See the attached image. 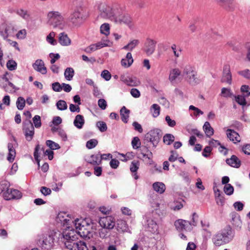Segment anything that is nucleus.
Masks as SVG:
<instances>
[{"mask_svg":"<svg viewBox=\"0 0 250 250\" xmlns=\"http://www.w3.org/2000/svg\"><path fill=\"white\" fill-rule=\"evenodd\" d=\"M66 240L64 245L70 250H88L85 242L77 241V235L74 230H71L63 235Z\"/></svg>","mask_w":250,"mask_h":250,"instance_id":"nucleus-1","label":"nucleus"},{"mask_svg":"<svg viewBox=\"0 0 250 250\" xmlns=\"http://www.w3.org/2000/svg\"><path fill=\"white\" fill-rule=\"evenodd\" d=\"M96 7L99 12L98 18L112 21L115 19L117 13L116 9L106 2L97 1L96 3Z\"/></svg>","mask_w":250,"mask_h":250,"instance_id":"nucleus-2","label":"nucleus"},{"mask_svg":"<svg viewBox=\"0 0 250 250\" xmlns=\"http://www.w3.org/2000/svg\"><path fill=\"white\" fill-rule=\"evenodd\" d=\"M48 23L54 28L62 30L64 27V18L58 11H51L47 14Z\"/></svg>","mask_w":250,"mask_h":250,"instance_id":"nucleus-3","label":"nucleus"},{"mask_svg":"<svg viewBox=\"0 0 250 250\" xmlns=\"http://www.w3.org/2000/svg\"><path fill=\"white\" fill-rule=\"evenodd\" d=\"M232 237L231 229L228 228L216 234L213 238V241L216 246H220L229 242Z\"/></svg>","mask_w":250,"mask_h":250,"instance_id":"nucleus-4","label":"nucleus"},{"mask_svg":"<svg viewBox=\"0 0 250 250\" xmlns=\"http://www.w3.org/2000/svg\"><path fill=\"white\" fill-rule=\"evenodd\" d=\"M183 74L186 76V79L190 84L195 85L200 82L194 67L191 65L185 66L183 70Z\"/></svg>","mask_w":250,"mask_h":250,"instance_id":"nucleus-5","label":"nucleus"},{"mask_svg":"<svg viewBox=\"0 0 250 250\" xmlns=\"http://www.w3.org/2000/svg\"><path fill=\"white\" fill-rule=\"evenodd\" d=\"M39 243L42 249H51L54 244V238L50 234L44 233L39 236Z\"/></svg>","mask_w":250,"mask_h":250,"instance_id":"nucleus-6","label":"nucleus"},{"mask_svg":"<svg viewBox=\"0 0 250 250\" xmlns=\"http://www.w3.org/2000/svg\"><path fill=\"white\" fill-rule=\"evenodd\" d=\"M72 223L75 225L76 229V231H74L76 235H79L81 237L83 238L87 237V235L89 233V231L85 228L83 225H82L81 220L76 219L74 221H72Z\"/></svg>","mask_w":250,"mask_h":250,"instance_id":"nucleus-7","label":"nucleus"},{"mask_svg":"<svg viewBox=\"0 0 250 250\" xmlns=\"http://www.w3.org/2000/svg\"><path fill=\"white\" fill-rule=\"evenodd\" d=\"M111 42L108 40H102L101 42H98L95 44H92L89 46L86 47L84 51L87 53H91L97 50L101 49L105 46H110Z\"/></svg>","mask_w":250,"mask_h":250,"instance_id":"nucleus-8","label":"nucleus"},{"mask_svg":"<svg viewBox=\"0 0 250 250\" xmlns=\"http://www.w3.org/2000/svg\"><path fill=\"white\" fill-rule=\"evenodd\" d=\"M168 79L172 84H177L182 80L181 71L177 68H173L170 71Z\"/></svg>","mask_w":250,"mask_h":250,"instance_id":"nucleus-9","label":"nucleus"},{"mask_svg":"<svg viewBox=\"0 0 250 250\" xmlns=\"http://www.w3.org/2000/svg\"><path fill=\"white\" fill-rule=\"evenodd\" d=\"M162 136L160 129L156 128L150 130L146 135V138L154 146L157 144Z\"/></svg>","mask_w":250,"mask_h":250,"instance_id":"nucleus-10","label":"nucleus"},{"mask_svg":"<svg viewBox=\"0 0 250 250\" xmlns=\"http://www.w3.org/2000/svg\"><path fill=\"white\" fill-rule=\"evenodd\" d=\"M3 198L6 200L19 199L22 197L21 193L17 189L9 188L6 190L3 195Z\"/></svg>","mask_w":250,"mask_h":250,"instance_id":"nucleus-11","label":"nucleus"},{"mask_svg":"<svg viewBox=\"0 0 250 250\" xmlns=\"http://www.w3.org/2000/svg\"><path fill=\"white\" fill-rule=\"evenodd\" d=\"M99 222L100 226L105 229H112L115 225V219L111 216L101 218Z\"/></svg>","mask_w":250,"mask_h":250,"instance_id":"nucleus-12","label":"nucleus"},{"mask_svg":"<svg viewBox=\"0 0 250 250\" xmlns=\"http://www.w3.org/2000/svg\"><path fill=\"white\" fill-rule=\"evenodd\" d=\"M23 129L26 139L28 141H30L34 134V127L30 121L24 123Z\"/></svg>","mask_w":250,"mask_h":250,"instance_id":"nucleus-13","label":"nucleus"},{"mask_svg":"<svg viewBox=\"0 0 250 250\" xmlns=\"http://www.w3.org/2000/svg\"><path fill=\"white\" fill-rule=\"evenodd\" d=\"M174 225L178 230L181 231L186 230L187 231H190L192 228L189 223V221L183 219H178L176 221Z\"/></svg>","mask_w":250,"mask_h":250,"instance_id":"nucleus-14","label":"nucleus"},{"mask_svg":"<svg viewBox=\"0 0 250 250\" xmlns=\"http://www.w3.org/2000/svg\"><path fill=\"white\" fill-rule=\"evenodd\" d=\"M222 83H226L230 84L232 82V76L230 72V66L225 64L223 67V75L221 80Z\"/></svg>","mask_w":250,"mask_h":250,"instance_id":"nucleus-15","label":"nucleus"},{"mask_svg":"<svg viewBox=\"0 0 250 250\" xmlns=\"http://www.w3.org/2000/svg\"><path fill=\"white\" fill-rule=\"evenodd\" d=\"M120 80L127 85L136 86L140 84V81L136 77H128L125 75H122Z\"/></svg>","mask_w":250,"mask_h":250,"instance_id":"nucleus-16","label":"nucleus"},{"mask_svg":"<svg viewBox=\"0 0 250 250\" xmlns=\"http://www.w3.org/2000/svg\"><path fill=\"white\" fill-rule=\"evenodd\" d=\"M32 66L36 71L42 74H46L47 73L46 67L44 65L43 61L42 60H37L33 64Z\"/></svg>","mask_w":250,"mask_h":250,"instance_id":"nucleus-17","label":"nucleus"},{"mask_svg":"<svg viewBox=\"0 0 250 250\" xmlns=\"http://www.w3.org/2000/svg\"><path fill=\"white\" fill-rule=\"evenodd\" d=\"M156 42L150 39H147L145 43V52L148 55H151L155 50Z\"/></svg>","mask_w":250,"mask_h":250,"instance_id":"nucleus-18","label":"nucleus"},{"mask_svg":"<svg viewBox=\"0 0 250 250\" xmlns=\"http://www.w3.org/2000/svg\"><path fill=\"white\" fill-rule=\"evenodd\" d=\"M83 11V9L82 7H78L75 9L70 17V19L72 22L76 23L78 20L82 19Z\"/></svg>","mask_w":250,"mask_h":250,"instance_id":"nucleus-19","label":"nucleus"},{"mask_svg":"<svg viewBox=\"0 0 250 250\" xmlns=\"http://www.w3.org/2000/svg\"><path fill=\"white\" fill-rule=\"evenodd\" d=\"M16 31L13 26L9 25L5 28L4 32H0V35L3 37L4 40H6L8 37L14 36Z\"/></svg>","mask_w":250,"mask_h":250,"instance_id":"nucleus-20","label":"nucleus"},{"mask_svg":"<svg viewBox=\"0 0 250 250\" xmlns=\"http://www.w3.org/2000/svg\"><path fill=\"white\" fill-rule=\"evenodd\" d=\"M58 41L62 46H68L71 44V40L65 32H62L59 34Z\"/></svg>","mask_w":250,"mask_h":250,"instance_id":"nucleus-21","label":"nucleus"},{"mask_svg":"<svg viewBox=\"0 0 250 250\" xmlns=\"http://www.w3.org/2000/svg\"><path fill=\"white\" fill-rule=\"evenodd\" d=\"M226 162L227 164L233 167L238 168L241 166L240 160L235 155H232L231 158L227 159Z\"/></svg>","mask_w":250,"mask_h":250,"instance_id":"nucleus-22","label":"nucleus"},{"mask_svg":"<svg viewBox=\"0 0 250 250\" xmlns=\"http://www.w3.org/2000/svg\"><path fill=\"white\" fill-rule=\"evenodd\" d=\"M116 22L124 23L125 24H129L130 21V17L128 15H120L118 16L116 13L115 16V19L113 20Z\"/></svg>","mask_w":250,"mask_h":250,"instance_id":"nucleus-23","label":"nucleus"},{"mask_svg":"<svg viewBox=\"0 0 250 250\" xmlns=\"http://www.w3.org/2000/svg\"><path fill=\"white\" fill-rule=\"evenodd\" d=\"M227 135L228 138L234 143L240 142V136L239 134L233 130L230 129H227Z\"/></svg>","mask_w":250,"mask_h":250,"instance_id":"nucleus-24","label":"nucleus"},{"mask_svg":"<svg viewBox=\"0 0 250 250\" xmlns=\"http://www.w3.org/2000/svg\"><path fill=\"white\" fill-rule=\"evenodd\" d=\"M133 59L131 53H127L125 58L123 59L121 61L122 66L125 67H129L133 63Z\"/></svg>","mask_w":250,"mask_h":250,"instance_id":"nucleus-25","label":"nucleus"},{"mask_svg":"<svg viewBox=\"0 0 250 250\" xmlns=\"http://www.w3.org/2000/svg\"><path fill=\"white\" fill-rule=\"evenodd\" d=\"M73 123L77 128L81 129L84 124V117L80 114L76 115Z\"/></svg>","mask_w":250,"mask_h":250,"instance_id":"nucleus-26","label":"nucleus"},{"mask_svg":"<svg viewBox=\"0 0 250 250\" xmlns=\"http://www.w3.org/2000/svg\"><path fill=\"white\" fill-rule=\"evenodd\" d=\"M88 162L93 165H99L101 163V159L100 158V154H94L91 155L89 159Z\"/></svg>","mask_w":250,"mask_h":250,"instance_id":"nucleus-27","label":"nucleus"},{"mask_svg":"<svg viewBox=\"0 0 250 250\" xmlns=\"http://www.w3.org/2000/svg\"><path fill=\"white\" fill-rule=\"evenodd\" d=\"M8 155L7 156V160L10 162H12L14 161L15 155H16V151L14 149L13 144L11 143H9L8 144Z\"/></svg>","mask_w":250,"mask_h":250,"instance_id":"nucleus-28","label":"nucleus"},{"mask_svg":"<svg viewBox=\"0 0 250 250\" xmlns=\"http://www.w3.org/2000/svg\"><path fill=\"white\" fill-rule=\"evenodd\" d=\"M130 110L127 109L125 106L122 107L120 110V114L123 122L126 123L128 121Z\"/></svg>","mask_w":250,"mask_h":250,"instance_id":"nucleus-29","label":"nucleus"},{"mask_svg":"<svg viewBox=\"0 0 250 250\" xmlns=\"http://www.w3.org/2000/svg\"><path fill=\"white\" fill-rule=\"evenodd\" d=\"M154 190L160 194L163 193L166 189L165 184L161 182H155L153 184Z\"/></svg>","mask_w":250,"mask_h":250,"instance_id":"nucleus-30","label":"nucleus"},{"mask_svg":"<svg viewBox=\"0 0 250 250\" xmlns=\"http://www.w3.org/2000/svg\"><path fill=\"white\" fill-rule=\"evenodd\" d=\"M203 129L207 137H210L213 135L214 130L209 122H206L205 123Z\"/></svg>","mask_w":250,"mask_h":250,"instance_id":"nucleus-31","label":"nucleus"},{"mask_svg":"<svg viewBox=\"0 0 250 250\" xmlns=\"http://www.w3.org/2000/svg\"><path fill=\"white\" fill-rule=\"evenodd\" d=\"M4 90L9 93H13L15 92L19 89L15 85L10 82H8L7 84H5L3 87Z\"/></svg>","mask_w":250,"mask_h":250,"instance_id":"nucleus-32","label":"nucleus"},{"mask_svg":"<svg viewBox=\"0 0 250 250\" xmlns=\"http://www.w3.org/2000/svg\"><path fill=\"white\" fill-rule=\"evenodd\" d=\"M117 229L119 231L124 232L127 230L126 222L123 220H118L117 222Z\"/></svg>","mask_w":250,"mask_h":250,"instance_id":"nucleus-33","label":"nucleus"},{"mask_svg":"<svg viewBox=\"0 0 250 250\" xmlns=\"http://www.w3.org/2000/svg\"><path fill=\"white\" fill-rule=\"evenodd\" d=\"M140 154L142 156L143 158H146L148 160H151L152 157V152L146 147H142Z\"/></svg>","mask_w":250,"mask_h":250,"instance_id":"nucleus-34","label":"nucleus"},{"mask_svg":"<svg viewBox=\"0 0 250 250\" xmlns=\"http://www.w3.org/2000/svg\"><path fill=\"white\" fill-rule=\"evenodd\" d=\"M147 229L148 230L152 233H155L157 231L158 226L155 222L152 220H147Z\"/></svg>","mask_w":250,"mask_h":250,"instance_id":"nucleus-35","label":"nucleus"},{"mask_svg":"<svg viewBox=\"0 0 250 250\" xmlns=\"http://www.w3.org/2000/svg\"><path fill=\"white\" fill-rule=\"evenodd\" d=\"M17 13L18 15L26 21H28L30 19V14L26 10L22 9H19L17 11Z\"/></svg>","mask_w":250,"mask_h":250,"instance_id":"nucleus-36","label":"nucleus"},{"mask_svg":"<svg viewBox=\"0 0 250 250\" xmlns=\"http://www.w3.org/2000/svg\"><path fill=\"white\" fill-rule=\"evenodd\" d=\"M139 43L138 40H133L130 41L126 45L123 47V49L126 50H132Z\"/></svg>","mask_w":250,"mask_h":250,"instance_id":"nucleus-37","label":"nucleus"},{"mask_svg":"<svg viewBox=\"0 0 250 250\" xmlns=\"http://www.w3.org/2000/svg\"><path fill=\"white\" fill-rule=\"evenodd\" d=\"M74 75V70L71 67H67L65 70L64 75L65 78L68 81H71Z\"/></svg>","mask_w":250,"mask_h":250,"instance_id":"nucleus-38","label":"nucleus"},{"mask_svg":"<svg viewBox=\"0 0 250 250\" xmlns=\"http://www.w3.org/2000/svg\"><path fill=\"white\" fill-rule=\"evenodd\" d=\"M151 112L153 117H157L160 114V107L157 104H153L151 106Z\"/></svg>","mask_w":250,"mask_h":250,"instance_id":"nucleus-39","label":"nucleus"},{"mask_svg":"<svg viewBox=\"0 0 250 250\" xmlns=\"http://www.w3.org/2000/svg\"><path fill=\"white\" fill-rule=\"evenodd\" d=\"M56 33L52 31L46 37L47 42L51 45H55L57 44V41L54 39Z\"/></svg>","mask_w":250,"mask_h":250,"instance_id":"nucleus-40","label":"nucleus"},{"mask_svg":"<svg viewBox=\"0 0 250 250\" xmlns=\"http://www.w3.org/2000/svg\"><path fill=\"white\" fill-rule=\"evenodd\" d=\"M110 26L109 24L107 23H104L101 25L100 27V32L102 34L107 36L110 33Z\"/></svg>","mask_w":250,"mask_h":250,"instance_id":"nucleus-41","label":"nucleus"},{"mask_svg":"<svg viewBox=\"0 0 250 250\" xmlns=\"http://www.w3.org/2000/svg\"><path fill=\"white\" fill-rule=\"evenodd\" d=\"M174 141V136L171 134H166L163 137L164 142L167 145H170Z\"/></svg>","mask_w":250,"mask_h":250,"instance_id":"nucleus-42","label":"nucleus"},{"mask_svg":"<svg viewBox=\"0 0 250 250\" xmlns=\"http://www.w3.org/2000/svg\"><path fill=\"white\" fill-rule=\"evenodd\" d=\"M10 187L9 183L7 181H2L0 182V194L8 189Z\"/></svg>","mask_w":250,"mask_h":250,"instance_id":"nucleus-43","label":"nucleus"},{"mask_svg":"<svg viewBox=\"0 0 250 250\" xmlns=\"http://www.w3.org/2000/svg\"><path fill=\"white\" fill-rule=\"evenodd\" d=\"M25 105V100L22 97H19L16 102V105L19 110H22Z\"/></svg>","mask_w":250,"mask_h":250,"instance_id":"nucleus-44","label":"nucleus"},{"mask_svg":"<svg viewBox=\"0 0 250 250\" xmlns=\"http://www.w3.org/2000/svg\"><path fill=\"white\" fill-rule=\"evenodd\" d=\"M231 223L235 227L241 228L242 222L239 216L235 215L231 219Z\"/></svg>","mask_w":250,"mask_h":250,"instance_id":"nucleus-45","label":"nucleus"},{"mask_svg":"<svg viewBox=\"0 0 250 250\" xmlns=\"http://www.w3.org/2000/svg\"><path fill=\"white\" fill-rule=\"evenodd\" d=\"M171 48L176 58H179L181 56L182 49L180 47H177L175 44H173L171 46Z\"/></svg>","mask_w":250,"mask_h":250,"instance_id":"nucleus-46","label":"nucleus"},{"mask_svg":"<svg viewBox=\"0 0 250 250\" xmlns=\"http://www.w3.org/2000/svg\"><path fill=\"white\" fill-rule=\"evenodd\" d=\"M46 145L50 148V150L58 149L60 148L59 145L51 140H47Z\"/></svg>","mask_w":250,"mask_h":250,"instance_id":"nucleus-47","label":"nucleus"},{"mask_svg":"<svg viewBox=\"0 0 250 250\" xmlns=\"http://www.w3.org/2000/svg\"><path fill=\"white\" fill-rule=\"evenodd\" d=\"M56 106L60 110H64L67 108V104L64 100H59L56 103Z\"/></svg>","mask_w":250,"mask_h":250,"instance_id":"nucleus-48","label":"nucleus"},{"mask_svg":"<svg viewBox=\"0 0 250 250\" xmlns=\"http://www.w3.org/2000/svg\"><path fill=\"white\" fill-rule=\"evenodd\" d=\"M224 191L227 195H231L234 191L233 187L230 184H227L224 186Z\"/></svg>","mask_w":250,"mask_h":250,"instance_id":"nucleus-49","label":"nucleus"},{"mask_svg":"<svg viewBox=\"0 0 250 250\" xmlns=\"http://www.w3.org/2000/svg\"><path fill=\"white\" fill-rule=\"evenodd\" d=\"M96 126L99 128L101 132H105L107 130V127L105 122L99 121L96 123Z\"/></svg>","mask_w":250,"mask_h":250,"instance_id":"nucleus-50","label":"nucleus"},{"mask_svg":"<svg viewBox=\"0 0 250 250\" xmlns=\"http://www.w3.org/2000/svg\"><path fill=\"white\" fill-rule=\"evenodd\" d=\"M17 63L13 60H9L6 63L7 68L10 71L15 70L17 68Z\"/></svg>","mask_w":250,"mask_h":250,"instance_id":"nucleus-51","label":"nucleus"},{"mask_svg":"<svg viewBox=\"0 0 250 250\" xmlns=\"http://www.w3.org/2000/svg\"><path fill=\"white\" fill-rule=\"evenodd\" d=\"M98 144V141L93 139L88 141L86 144V146L88 149H92L95 147Z\"/></svg>","mask_w":250,"mask_h":250,"instance_id":"nucleus-52","label":"nucleus"},{"mask_svg":"<svg viewBox=\"0 0 250 250\" xmlns=\"http://www.w3.org/2000/svg\"><path fill=\"white\" fill-rule=\"evenodd\" d=\"M131 144L134 149H137L140 147L141 142L139 138L138 137H135L133 138Z\"/></svg>","mask_w":250,"mask_h":250,"instance_id":"nucleus-53","label":"nucleus"},{"mask_svg":"<svg viewBox=\"0 0 250 250\" xmlns=\"http://www.w3.org/2000/svg\"><path fill=\"white\" fill-rule=\"evenodd\" d=\"M33 122L34 126L36 128H39L41 126V117L39 115H35L33 118Z\"/></svg>","mask_w":250,"mask_h":250,"instance_id":"nucleus-54","label":"nucleus"},{"mask_svg":"<svg viewBox=\"0 0 250 250\" xmlns=\"http://www.w3.org/2000/svg\"><path fill=\"white\" fill-rule=\"evenodd\" d=\"M236 102L242 106L246 104V101L245 97L242 95H238L235 97Z\"/></svg>","mask_w":250,"mask_h":250,"instance_id":"nucleus-55","label":"nucleus"},{"mask_svg":"<svg viewBox=\"0 0 250 250\" xmlns=\"http://www.w3.org/2000/svg\"><path fill=\"white\" fill-rule=\"evenodd\" d=\"M139 163L138 161H133L132 162L130 167V170L132 172H136L139 168Z\"/></svg>","mask_w":250,"mask_h":250,"instance_id":"nucleus-56","label":"nucleus"},{"mask_svg":"<svg viewBox=\"0 0 250 250\" xmlns=\"http://www.w3.org/2000/svg\"><path fill=\"white\" fill-rule=\"evenodd\" d=\"M221 95L224 97L228 98L231 97L232 94L229 89L224 87L221 90Z\"/></svg>","mask_w":250,"mask_h":250,"instance_id":"nucleus-57","label":"nucleus"},{"mask_svg":"<svg viewBox=\"0 0 250 250\" xmlns=\"http://www.w3.org/2000/svg\"><path fill=\"white\" fill-rule=\"evenodd\" d=\"M238 74L246 79H250V70L248 69L239 71L238 72Z\"/></svg>","mask_w":250,"mask_h":250,"instance_id":"nucleus-58","label":"nucleus"},{"mask_svg":"<svg viewBox=\"0 0 250 250\" xmlns=\"http://www.w3.org/2000/svg\"><path fill=\"white\" fill-rule=\"evenodd\" d=\"M101 77L106 81H109L111 77L109 72L107 70H104L102 72Z\"/></svg>","mask_w":250,"mask_h":250,"instance_id":"nucleus-59","label":"nucleus"},{"mask_svg":"<svg viewBox=\"0 0 250 250\" xmlns=\"http://www.w3.org/2000/svg\"><path fill=\"white\" fill-rule=\"evenodd\" d=\"M26 31L24 29L20 30L16 34L17 38L18 39H24L26 37Z\"/></svg>","mask_w":250,"mask_h":250,"instance_id":"nucleus-60","label":"nucleus"},{"mask_svg":"<svg viewBox=\"0 0 250 250\" xmlns=\"http://www.w3.org/2000/svg\"><path fill=\"white\" fill-rule=\"evenodd\" d=\"M98 104L99 106L103 110L105 109L107 106L106 102L104 99H99L98 101Z\"/></svg>","mask_w":250,"mask_h":250,"instance_id":"nucleus-61","label":"nucleus"},{"mask_svg":"<svg viewBox=\"0 0 250 250\" xmlns=\"http://www.w3.org/2000/svg\"><path fill=\"white\" fill-rule=\"evenodd\" d=\"M170 153L171 155L168 158V161L170 162H173L178 159V154L174 151H171Z\"/></svg>","mask_w":250,"mask_h":250,"instance_id":"nucleus-62","label":"nucleus"},{"mask_svg":"<svg viewBox=\"0 0 250 250\" xmlns=\"http://www.w3.org/2000/svg\"><path fill=\"white\" fill-rule=\"evenodd\" d=\"M49 57L51 58L50 60V62L51 64H54L57 60L59 59L60 58V56L59 54H54L50 53L49 54Z\"/></svg>","mask_w":250,"mask_h":250,"instance_id":"nucleus-63","label":"nucleus"},{"mask_svg":"<svg viewBox=\"0 0 250 250\" xmlns=\"http://www.w3.org/2000/svg\"><path fill=\"white\" fill-rule=\"evenodd\" d=\"M165 119L168 126L170 127H174L176 125V122L174 120H172L170 116L167 115Z\"/></svg>","mask_w":250,"mask_h":250,"instance_id":"nucleus-64","label":"nucleus"}]
</instances>
